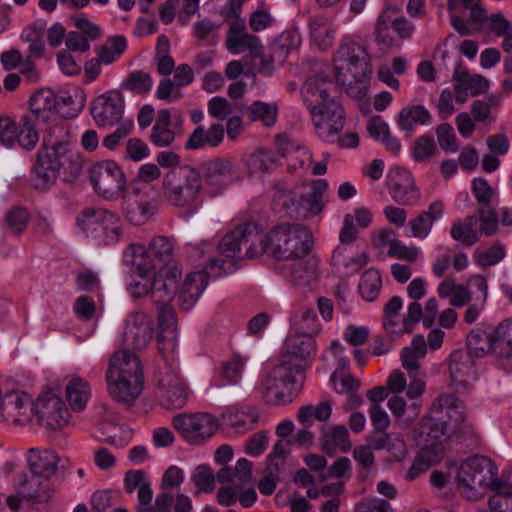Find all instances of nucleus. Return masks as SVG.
<instances>
[{
  "mask_svg": "<svg viewBox=\"0 0 512 512\" xmlns=\"http://www.w3.org/2000/svg\"><path fill=\"white\" fill-rule=\"evenodd\" d=\"M201 174L202 182L204 181L206 190L211 196L221 193L236 177L232 161L223 158L205 162L202 165Z\"/></svg>",
  "mask_w": 512,
  "mask_h": 512,
  "instance_id": "dca6fc26",
  "label": "nucleus"
},
{
  "mask_svg": "<svg viewBox=\"0 0 512 512\" xmlns=\"http://www.w3.org/2000/svg\"><path fill=\"white\" fill-rule=\"evenodd\" d=\"M246 111L251 121L259 120L268 127L274 125L277 119L276 104L256 101L246 107Z\"/></svg>",
  "mask_w": 512,
  "mask_h": 512,
  "instance_id": "8fccbe9b",
  "label": "nucleus"
},
{
  "mask_svg": "<svg viewBox=\"0 0 512 512\" xmlns=\"http://www.w3.org/2000/svg\"><path fill=\"white\" fill-rule=\"evenodd\" d=\"M419 433L427 435L433 442H438L442 436L465 441L475 435L472 426L465 421V414L453 393L441 394L432 403L429 414L421 420Z\"/></svg>",
  "mask_w": 512,
  "mask_h": 512,
  "instance_id": "7ed1b4c3",
  "label": "nucleus"
},
{
  "mask_svg": "<svg viewBox=\"0 0 512 512\" xmlns=\"http://www.w3.org/2000/svg\"><path fill=\"white\" fill-rule=\"evenodd\" d=\"M400 15V9L395 5L386 6L377 18L375 37L379 44L385 47L399 46L392 34Z\"/></svg>",
  "mask_w": 512,
  "mask_h": 512,
  "instance_id": "c756f323",
  "label": "nucleus"
},
{
  "mask_svg": "<svg viewBox=\"0 0 512 512\" xmlns=\"http://www.w3.org/2000/svg\"><path fill=\"white\" fill-rule=\"evenodd\" d=\"M437 293L440 298H450V304L454 307L465 306L471 299V293L468 286L459 285L454 278H445L437 287Z\"/></svg>",
  "mask_w": 512,
  "mask_h": 512,
  "instance_id": "58836bf2",
  "label": "nucleus"
},
{
  "mask_svg": "<svg viewBox=\"0 0 512 512\" xmlns=\"http://www.w3.org/2000/svg\"><path fill=\"white\" fill-rule=\"evenodd\" d=\"M300 191L291 190L283 184L275 185L274 203L290 216H295Z\"/></svg>",
  "mask_w": 512,
  "mask_h": 512,
  "instance_id": "603ef678",
  "label": "nucleus"
},
{
  "mask_svg": "<svg viewBox=\"0 0 512 512\" xmlns=\"http://www.w3.org/2000/svg\"><path fill=\"white\" fill-rule=\"evenodd\" d=\"M445 205L441 200L432 202L426 211L420 213L417 217L409 221L412 236L419 239H425L436 220L440 219L444 213Z\"/></svg>",
  "mask_w": 512,
  "mask_h": 512,
  "instance_id": "2f4dec72",
  "label": "nucleus"
},
{
  "mask_svg": "<svg viewBox=\"0 0 512 512\" xmlns=\"http://www.w3.org/2000/svg\"><path fill=\"white\" fill-rule=\"evenodd\" d=\"M388 189L393 200L399 205L412 206L420 198V192L415 186L411 174L404 169L397 168L395 170V175L388 183Z\"/></svg>",
  "mask_w": 512,
  "mask_h": 512,
  "instance_id": "5701e85b",
  "label": "nucleus"
},
{
  "mask_svg": "<svg viewBox=\"0 0 512 512\" xmlns=\"http://www.w3.org/2000/svg\"><path fill=\"white\" fill-rule=\"evenodd\" d=\"M187 398L188 394L181 379L168 376L161 394L162 404L167 409H179L186 404Z\"/></svg>",
  "mask_w": 512,
  "mask_h": 512,
  "instance_id": "e433bc0d",
  "label": "nucleus"
},
{
  "mask_svg": "<svg viewBox=\"0 0 512 512\" xmlns=\"http://www.w3.org/2000/svg\"><path fill=\"white\" fill-rule=\"evenodd\" d=\"M316 354V343L314 338L308 334H296L287 338L285 351L281 358L291 367L299 365V373L304 375L307 361Z\"/></svg>",
  "mask_w": 512,
  "mask_h": 512,
  "instance_id": "6ab92c4d",
  "label": "nucleus"
},
{
  "mask_svg": "<svg viewBox=\"0 0 512 512\" xmlns=\"http://www.w3.org/2000/svg\"><path fill=\"white\" fill-rule=\"evenodd\" d=\"M299 368V365L291 367L280 359L262 381L261 392L265 400L278 405L292 402L304 381V375L299 373Z\"/></svg>",
  "mask_w": 512,
  "mask_h": 512,
  "instance_id": "9d476101",
  "label": "nucleus"
},
{
  "mask_svg": "<svg viewBox=\"0 0 512 512\" xmlns=\"http://www.w3.org/2000/svg\"><path fill=\"white\" fill-rule=\"evenodd\" d=\"M345 249L337 247L332 254V264L338 269H346L347 273H356L367 263V256L361 254L357 257L347 258L344 255Z\"/></svg>",
  "mask_w": 512,
  "mask_h": 512,
  "instance_id": "864d4df0",
  "label": "nucleus"
},
{
  "mask_svg": "<svg viewBox=\"0 0 512 512\" xmlns=\"http://www.w3.org/2000/svg\"><path fill=\"white\" fill-rule=\"evenodd\" d=\"M152 86L153 79L151 75L137 70L129 73L127 78L121 83L120 89L137 95H145L151 91Z\"/></svg>",
  "mask_w": 512,
  "mask_h": 512,
  "instance_id": "49530a36",
  "label": "nucleus"
},
{
  "mask_svg": "<svg viewBox=\"0 0 512 512\" xmlns=\"http://www.w3.org/2000/svg\"><path fill=\"white\" fill-rule=\"evenodd\" d=\"M180 271L177 268H171L163 273L153 275L152 301L155 304L169 303L176 290L177 278Z\"/></svg>",
  "mask_w": 512,
  "mask_h": 512,
  "instance_id": "7c9ffc66",
  "label": "nucleus"
},
{
  "mask_svg": "<svg viewBox=\"0 0 512 512\" xmlns=\"http://www.w3.org/2000/svg\"><path fill=\"white\" fill-rule=\"evenodd\" d=\"M174 428L191 444H199L218 429L217 419L208 413L179 414L173 418Z\"/></svg>",
  "mask_w": 512,
  "mask_h": 512,
  "instance_id": "4468645a",
  "label": "nucleus"
},
{
  "mask_svg": "<svg viewBox=\"0 0 512 512\" xmlns=\"http://www.w3.org/2000/svg\"><path fill=\"white\" fill-rule=\"evenodd\" d=\"M457 490L468 500H476L485 489L512 492V476L498 478V468L491 459L476 455L463 461L456 474Z\"/></svg>",
  "mask_w": 512,
  "mask_h": 512,
  "instance_id": "39448f33",
  "label": "nucleus"
},
{
  "mask_svg": "<svg viewBox=\"0 0 512 512\" xmlns=\"http://www.w3.org/2000/svg\"><path fill=\"white\" fill-rule=\"evenodd\" d=\"M222 273L223 270H220L219 267H215L211 270L209 262L205 271H197L188 274L178 291V301L181 309L189 311L195 305L208 284L209 274L218 277Z\"/></svg>",
  "mask_w": 512,
  "mask_h": 512,
  "instance_id": "aec40b11",
  "label": "nucleus"
},
{
  "mask_svg": "<svg viewBox=\"0 0 512 512\" xmlns=\"http://www.w3.org/2000/svg\"><path fill=\"white\" fill-rule=\"evenodd\" d=\"M474 216L477 218V223L479 222V229L477 230L479 236L491 237L498 232L499 219L495 209L478 207Z\"/></svg>",
  "mask_w": 512,
  "mask_h": 512,
  "instance_id": "3c124183",
  "label": "nucleus"
},
{
  "mask_svg": "<svg viewBox=\"0 0 512 512\" xmlns=\"http://www.w3.org/2000/svg\"><path fill=\"white\" fill-rule=\"evenodd\" d=\"M335 78L339 85L353 98H361L368 88L371 74L369 55L366 49L357 44L341 45L335 57Z\"/></svg>",
  "mask_w": 512,
  "mask_h": 512,
  "instance_id": "423d86ee",
  "label": "nucleus"
},
{
  "mask_svg": "<svg viewBox=\"0 0 512 512\" xmlns=\"http://www.w3.org/2000/svg\"><path fill=\"white\" fill-rule=\"evenodd\" d=\"M15 492L33 503H47L53 497L54 488L50 480L34 473H21L14 483Z\"/></svg>",
  "mask_w": 512,
  "mask_h": 512,
  "instance_id": "f3484780",
  "label": "nucleus"
},
{
  "mask_svg": "<svg viewBox=\"0 0 512 512\" xmlns=\"http://www.w3.org/2000/svg\"><path fill=\"white\" fill-rule=\"evenodd\" d=\"M83 164L78 154L69 147V131L62 124L51 126L44 137L31 170V183L40 191L49 189L61 175L67 182L77 179Z\"/></svg>",
  "mask_w": 512,
  "mask_h": 512,
  "instance_id": "f257e3e1",
  "label": "nucleus"
},
{
  "mask_svg": "<svg viewBox=\"0 0 512 512\" xmlns=\"http://www.w3.org/2000/svg\"><path fill=\"white\" fill-rule=\"evenodd\" d=\"M119 377L137 379L143 382L142 368L139 358L126 350L118 351L110 359L106 378Z\"/></svg>",
  "mask_w": 512,
  "mask_h": 512,
  "instance_id": "393cba45",
  "label": "nucleus"
},
{
  "mask_svg": "<svg viewBox=\"0 0 512 512\" xmlns=\"http://www.w3.org/2000/svg\"><path fill=\"white\" fill-rule=\"evenodd\" d=\"M506 250L499 241L484 251H476L475 261L482 267H488L498 264L504 259Z\"/></svg>",
  "mask_w": 512,
  "mask_h": 512,
  "instance_id": "bf43d9fd",
  "label": "nucleus"
},
{
  "mask_svg": "<svg viewBox=\"0 0 512 512\" xmlns=\"http://www.w3.org/2000/svg\"><path fill=\"white\" fill-rule=\"evenodd\" d=\"M32 410V400L24 392L10 391L2 397L0 413L5 422L23 426L30 422Z\"/></svg>",
  "mask_w": 512,
  "mask_h": 512,
  "instance_id": "a211bd4d",
  "label": "nucleus"
},
{
  "mask_svg": "<svg viewBox=\"0 0 512 512\" xmlns=\"http://www.w3.org/2000/svg\"><path fill=\"white\" fill-rule=\"evenodd\" d=\"M327 188L326 180L320 179L314 181L307 191L300 192L295 216L308 219L320 214L325 207L323 195Z\"/></svg>",
  "mask_w": 512,
  "mask_h": 512,
  "instance_id": "b1692460",
  "label": "nucleus"
},
{
  "mask_svg": "<svg viewBox=\"0 0 512 512\" xmlns=\"http://www.w3.org/2000/svg\"><path fill=\"white\" fill-rule=\"evenodd\" d=\"M32 414L46 430H57L69 423L70 413L64 402L53 390L43 392L33 405Z\"/></svg>",
  "mask_w": 512,
  "mask_h": 512,
  "instance_id": "ddd939ff",
  "label": "nucleus"
},
{
  "mask_svg": "<svg viewBox=\"0 0 512 512\" xmlns=\"http://www.w3.org/2000/svg\"><path fill=\"white\" fill-rule=\"evenodd\" d=\"M108 391L111 397L121 403L134 401L142 391L143 382L137 379L119 377V379L106 378Z\"/></svg>",
  "mask_w": 512,
  "mask_h": 512,
  "instance_id": "72a5a7b5",
  "label": "nucleus"
},
{
  "mask_svg": "<svg viewBox=\"0 0 512 512\" xmlns=\"http://www.w3.org/2000/svg\"><path fill=\"white\" fill-rule=\"evenodd\" d=\"M221 258L210 260V268L219 267L223 273H229L235 266V260L255 258L264 253L272 256L270 231L263 234L253 223H245L228 232L218 244Z\"/></svg>",
  "mask_w": 512,
  "mask_h": 512,
  "instance_id": "20e7f679",
  "label": "nucleus"
},
{
  "mask_svg": "<svg viewBox=\"0 0 512 512\" xmlns=\"http://www.w3.org/2000/svg\"><path fill=\"white\" fill-rule=\"evenodd\" d=\"M55 108V94L49 89L39 90L30 98L31 114L29 116L37 121L47 122L51 118Z\"/></svg>",
  "mask_w": 512,
  "mask_h": 512,
  "instance_id": "c9c22d12",
  "label": "nucleus"
},
{
  "mask_svg": "<svg viewBox=\"0 0 512 512\" xmlns=\"http://www.w3.org/2000/svg\"><path fill=\"white\" fill-rule=\"evenodd\" d=\"M450 386L456 393L463 394L469 389L468 378L473 374V361L469 354L457 350L450 356Z\"/></svg>",
  "mask_w": 512,
  "mask_h": 512,
  "instance_id": "a878e982",
  "label": "nucleus"
},
{
  "mask_svg": "<svg viewBox=\"0 0 512 512\" xmlns=\"http://www.w3.org/2000/svg\"><path fill=\"white\" fill-rule=\"evenodd\" d=\"M37 122V120L28 115L22 116L18 122L16 143L25 150L30 151L34 149L38 143L39 137L35 129Z\"/></svg>",
  "mask_w": 512,
  "mask_h": 512,
  "instance_id": "c03bdc74",
  "label": "nucleus"
},
{
  "mask_svg": "<svg viewBox=\"0 0 512 512\" xmlns=\"http://www.w3.org/2000/svg\"><path fill=\"white\" fill-rule=\"evenodd\" d=\"M437 140L440 147L446 152H457L459 145L453 127L442 123L436 128Z\"/></svg>",
  "mask_w": 512,
  "mask_h": 512,
  "instance_id": "69168bd1",
  "label": "nucleus"
},
{
  "mask_svg": "<svg viewBox=\"0 0 512 512\" xmlns=\"http://www.w3.org/2000/svg\"><path fill=\"white\" fill-rule=\"evenodd\" d=\"M124 487L129 494L138 489V512H155L151 504L153 498L151 483L143 470L128 471L125 474Z\"/></svg>",
  "mask_w": 512,
  "mask_h": 512,
  "instance_id": "bb28decb",
  "label": "nucleus"
},
{
  "mask_svg": "<svg viewBox=\"0 0 512 512\" xmlns=\"http://www.w3.org/2000/svg\"><path fill=\"white\" fill-rule=\"evenodd\" d=\"M30 215L26 208L15 206L5 215V222L12 233L20 235L26 228Z\"/></svg>",
  "mask_w": 512,
  "mask_h": 512,
  "instance_id": "13d9d810",
  "label": "nucleus"
},
{
  "mask_svg": "<svg viewBox=\"0 0 512 512\" xmlns=\"http://www.w3.org/2000/svg\"><path fill=\"white\" fill-rule=\"evenodd\" d=\"M135 272L139 276V280L133 281L128 286V291L131 296L135 299L142 298L150 295L152 298V289H153V275L155 273H141L135 269Z\"/></svg>",
  "mask_w": 512,
  "mask_h": 512,
  "instance_id": "680f3d73",
  "label": "nucleus"
},
{
  "mask_svg": "<svg viewBox=\"0 0 512 512\" xmlns=\"http://www.w3.org/2000/svg\"><path fill=\"white\" fill-rule=\"evenodd\" d=\"M108 213L104 208L87 207L77 216L76 224L86 234H94L101 230Z\"/></svg>",
  "mask_w": 512,
  "mask_h": 512,
  "instance_id": "37998d69",
  "label": "nucleus"
},
{
  "mask_svg": "<svg viewBox=\"0 0 512 512\" xmlns=\"http://www.w3.org/2000/svg\"><path fill=\"white\" fill-rule=\"evenodd\" d=\"M309 38L320 50L332 47L335 39V27L332 21L324 15L310 16L308 19Z\"/></svg>",
  "mask_w": 512,
  "mask_h": 512,
  "instance_id": "c85d7f7f",
  "label": "nucleus"
},
{
  "mask_svg": "<svg viewBox=\"0 0 512 512\" xmlns=\"http://www.w3.org/2000/svg\"><path fill=\"white\" fill-rule=\"evenodd\" d=\"M90 394V385L83 378L74 377L66 386V399L75 412H80L86 407Z\"/></svg>",
  "mask_w": 512,
  "mask_h": 512,
  "instance_id": "ea45409f",
  "label": "nucleus"
},
{
  "mask_svg": "<svg viewBox=\"0 0 512 512\" xmlns=\"http://www.w3.org/2000/svg\"><path fill=\"white\" fill-rule=\"evenodd\" d=\"M245 163L252 173L267 172L273 167L275 158L268 150L258 149L246 156Z\"/></svg>",
  "mask_w": 512,
  "mask_h": 512,
  "instance_id": "5fc2aeb1",
  "label": "nucleus"
},
{
  "mask_svg": "<svg viewBox=\"0 0 512 512\" xmlns=\"http://www.w3.org/2000/svg\"><path fill=\"white\" fill-rule=\"evenodd\" d=\"M59 456L51 450L31 448L28 451L27 462L29 472L51 481L58 471Z\"/></svg>",
  "mask_w": 512,
  "mask_h": 512,
  "instance_id": "cd10ccee",
  "label": "nucleus"
},
{
  "mask_svg": "<svg viewBox=\"0 0 512 512\" xmlns=\"http://www.w3.org/2000/svg\"><path fill=\"white\" fill-rule=\"evenodd\" d=\"M123 199V211L128 222L135 226L147 223L157 212L158 205L149 194H140L137 190Z\"/></svg>",
  "mask_w": 512,
  "mask_h": 512,
  "instance_id": "412c9836",
  "label": "nucleus"
},
{
  "mask_svg": "<svg viewBox=\"0 0 512 512\" xmlns=\"http://www.w3.org/2000/svg\"><path fill=\"white\" fill-rule=\"evenodd\" d=\"M382 287V278L380 273L370 268L363 272L358 289L361 296L369 302L377 299Z\"/></svg>",
  "mask_w": 512,
  "mask_h": 512,
  "instance_id": "a18cd8bd",
  "label": "nucleus"
},
{
  "mask_svg": "<svg viewBox=\"0 0 512 512\" xmlns=\"http://www.w3.org/2000/svg\"><path fill=\"white\" fill-rule=\"evenodd\" d=\"M101 232L103 235L102 242L105 245H114L118 243L123 236L119 216L109 211L105 222L101 227Z\"/></svg>",
  "mask_w": 512,
  "mask_h": 512,
  "instance_id": "6e6d98bb",
  "label": "nucleus"
},
{
  "mask_svg": "<svg viewBox=\"0 0 512 512\" xmlns=\"http://www.w3.org/2000/svg\"><path fill=\"white\" fill-rule=\"evenodd\" d=\"M432 115L423 105H410L402 108L397 117V123L406 137L410 138L416 125H427L431 122Z\"/></svg>",
  "mask_w": 512,
  "mask_h": 512,
  "instance_id": "f704fd0d",
  "label": "nucleus"
},
{
  "mask_svg": "<svg viewBox=\"0 0 512 512\" xmlns=\"http://www.w3.org/2000/svg\"><path fill=\"white\" fill-rule=\"evenodd\" d=\"M270 245L277 260L302 258L311 251L313 236L304 225H281L270 230Z\"/></svg>",
  "mask_w": 512,
  "mask_h": 512,
  "instance_id": "9b49d317",
  "label": "nucleus"
},
{
  "mask_svg": "<svg viewBox=\"0 0 512 512\" xmlns=\"http://www.w3.org/2000/svg\"><path fill=\"white\" fill-rule=\"evenodd\" d=\"M332 81L325 76H314L306 80L303 100L312 114L316 134L323 140L336 136L345 125L344 110L335 96Z\"/></svg>",
  "mask_w": 512,
  "mask_h": 512,
  "instance_id": "f03ea898",
  "label": "nucleus"
},
{
  "mask_svg": "<svg viewBox=\"0 0 512 512\" xmlns=\"http://www.w3.org/2000/svg\"><path fill=\"white\" fill-rule=\"evenodd\" d=\"M153 336V321L145 312L135 311L127 316L122 338L127 348L143 349L151 342Z\"/></svg>",
  "mask_w": 512,
  "mask_h": 512,
  "instance_id": "2eb2a0df",
  "label": "nucleus"
},
{
  "mask_svg": "<svg viewBox=\"0 0 512 512\" xmlns=\"http://www.w3.org/2000/svg\"><path fill=\"white\" fill-rule=\"evenodd\" d=\"M321 448L324 453L333 456L337 450L347 452L351 448L348 430L344 425H336L325 431L321 438Z\"/></svg>",
  "mask_w": 512,
  "mask_h": 512,
  "instance_id": "4c0bfd02",
  "label": "nucleus"
},
{
  "mask_svg": "<svg viewBox=\"0 0 512 512\" xmlns=\"http://www.w3.org/2000/svg\"><path fill=\"white\" fill-rule=\"evenodd\" d=\"M402 307V299L400 296H393L384 307V328L388 333H395L397 325V316Z\"/></svg>",
  "mask_w": 512,
  "mask_h": 512,
  "instance_id": "338daca9",
  "label": "nucleus"
},
{
  "mask_svg": "<svg viewBox=\"0 0 512 512\" xmlns=\"http://www.w3.org/2000/svg\"><path fill=\"white\" fill-rule=\"evenodd\" d=\"M300 44V36L294 31L283 33L271 45V53L266 59L263 52V45L258 37L249 34L242 23L233 22L227 33V49L238 54L249 51L253 57H261L263 63L284 62L291 50L296 49Z\"/></svg>",
  "mask_w": 512,
  "mask_h": 512,
  "instance_id": "0eeeda50",
  "label": "nucleus"
},
{
  "mask_svg": "<svg viewBox=\"0 0 512 512\" xmlns=\"http://www.w3.org/2000/svg\"><path fill=\"white\" fill-rule=\"evenodd\" d=\"M437 151L436 143L431 136H421L413 144L412 156L415 161L423 162L434 156Z\"/></svg>",
  "mask_w": 512,
  "mask_h": 512,
  "instance_id": "0e129e2a",
  "label": "nucleus"
},
{
  "mask_svg": "<svg viewBox=\"0 0 512 512\" xmlns=\"http://www.w3.org/2000/svg\"><path fill=\"white\" fill-rule=\"evenodd\" d=\"M454 78L461 83L471 95L476 96L487 91L489 82L481 75H470L466 69H462L460 65L456 67Z\"/></svg>",
  "mask_w": 512,
  "mask_h": 512,
  "instance_id": "de8ad7c7",
  "label": "nucleus"
},
{
  "mask_svg": "<svg viewBox=\"0 0 512 512\" xmlns=\"http://www.w3.org/2000/svg\"><path fill=\"white\" fill-rule=\"evenodd\" d=\"M289 159V168L293 170L308 169L312 164V155L299 146L291 145L285 155Z\"/></svg>",
  "mask_w": 512,
  "mask_h": 512,
  "instance_id": "e2e57ef3",
  "label": "nucleus"
},
{
  "mask_svg": "<svg viewBox=\"0 0 512 512\" xmlns=\"http://www.w3.org/2000/svg\"><path fill=\"white\" fill-rule=\"evenodd\" d=\"M443 457V447L439 442L425 445L417 454L409 468L406 477L409 480L416 479L421 473L440 462Z\"/></svg>",
  "mask_w": 512,
  "mask_h": 512,
  "instance_id": "473e14b6",
  "label": "nucleus"
},
{
  "mask_svg": "<svg viewBox=\"0 0 512 512\" xmlns=\"http://www.w3.org/2000/svg\"><path fill=\"white\" fill-rule=\"evenodd\" d=\"M124 100L120 93L97 97L90 108L98 126L106 127L117 124L122 119Z\"/></svg>",
  "mask_w": 512,
  "mask_h": 512,
  "instance_id": "4be33fe9",
  "label": "nucleus"
},
{
  "mask_svg": "<svg viewBox=\"0 0 512 512\" xmlns=\"http://www.w3.org/2000/svg\"><path fill=\"white\" fill-rule=\"evenodd\" d=\"M216 476L213 474L211 468L207 465H200L196 468L192 476V481L198 488L195 492L198 495L200 492L210 493L215 488Z\"/></svg>",
  "mask_w": 512,
  "mask_h": 512,
  "instance_id": "052dcab7",
  "label": "nucleus"
},
{
  "mask_svg": "<svg viewBox=\"0 0 512 512\" xmlns=\"http://www.w3.org/2000/svg\"><path fill=\"white\" fill-rule=\"evenodd\" d=\"M174 244L170 238L155 236L148 247L132 244L125 252V261L131 262L141 273H163L176 268L174 262Z\"/></svg>",
  "mask_w": 512,
  "mask_h": 512,
  "instance_id": "1a4fd4ad",
  "label": "nucleus"
},
{
  "mask_svg": "<svg viewBox=\"0 0 512 512\" xmlns=\"http://www.w3.org/2000/svg\"><path fill=\"white\" fill-rule=\"evenodd\" d=\"M472 190L479 204L478 207L489 208L495 191L488 182L483 178H476L472 182Z\"/></svg>",
  "mask_w": 512,
  "mask_h": 512,
  "instance_id": "774afa93",
  "label": "nucleus"
},
{
  "mask_svg": "<svg viewBox=\"0 0 512 512\" xmlns=\"http://www.w3.org/2000/svg\"><path fill=\"white\" fill-rule=\"evenodd\" d=\"M492 351L504 358L512 356V320L501 322L492 331Z\"/></svg>",
  "mask_w": 512,
  "mask_h": 512,
  "instance_id": "a19ab883",
  "label": "nucleus"
},
{
  "mask_svg": "<svg viewBox=\"0 0 512 512\" xmlns=\"http://www.w3.org/2000/svg\"><path fill=\"white\" fill-rule=\"evenodd\" d=\"M127 43L123 36L109 38L98 51V59L105 65L112 64L126 50Z\"/></svg>",
  "mask_w": 512,
  "mask_h": 512,
  "instance_id": "09e8293b",
  "label": "nucleus"
},
{
  "mask_svg": "<svg viewBox=\"0 0 512 512\" xmlns=\"http://www.w3.org/2000/svg\"><path fill=\"white\" fill-rule=\"evenodd\" d=\"M202 189L201 171L190 165L172 169L163 177V196L175 207L195 211L200 202Z\"/></svg>",
  "mask_w": 512,
  "mask_h": 512,
  "instance_id": "6e6552de",
  "label": "nucleus"
},
{
  "mask_svg": "<svg viewBox=\"0 0 512 512\" xmlns=\"http://www.w3.org/2000/svg\"><path fill=\"white\" fill-rule=\"evenodd\" d=\"M95 192L107 200L122 198L127 191V178L122 168L112 160L95 163L89 170Z\"/></svg>",
  "mask_w": 512,
  "mask_h": 512,
  "instance_id": "f8f14e48",
  "label": "nucleus"
},
{
  "mask_svg": "<svg viewBox=\"0 0 512 512\" xmlns=\"http://www.w3.org/2000/svg\"><path fill=\"white\" fill-rule=\"evenodd\" d=\"M476 224V216H467L452 225L450 235L455 241H459L466 246H472L480 241L479 232L475 228Z\"/></svg>",
  "mask_w": 512,
  "mask_h": 512,
  "instance_id": "79ce46f5",
  "label": "nucleus"
},
{
  "mask_svg": "<svg viewBox=\"0 0 512 512\" xmlns=\"http://www.w3.org/2000/svg\"><path fill=\"white\" fill-rule=\"evenodd\" d=\"M180 124L181 118H179L175 122L173 129L170 127L154 125L149 136L150 142L158 148H165L171 146L175 141L177 135L176 128Z\"/></svg>",
  "mask_w": 512,
  "mask_h": 512,
  "instance_id": "4d7b16f0",
  "label": "nucleus"
}]
</instances>
